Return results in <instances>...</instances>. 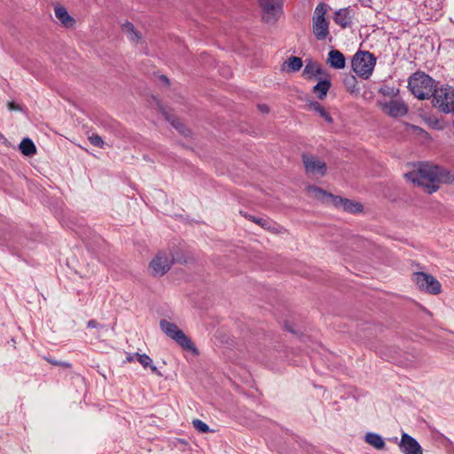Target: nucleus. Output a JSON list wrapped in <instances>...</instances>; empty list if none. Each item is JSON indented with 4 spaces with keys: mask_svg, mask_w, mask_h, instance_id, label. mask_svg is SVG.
I'll use <instances>...</instances> for the list:
<instances>
[{
    "mask_svg": "<svg viewBox=\"0 0 454 454\" xmlns=\"http://www.w3.org/2000/svg\"><path fill=\"white\" fill-rule=\"evenodd\" d=\"M404 177L423 187L427 194L437 192L440 188L439 183L454 184V172L429 162H419L418 168L404 174Z\"/></svg>",
    "mask_w": 454,
    "mask_h": 454,
    "instance_id": "obj_1",
    "label": "nucleus"
},
{
    "mask_svg": "<svg viewBox=\"0 0 454 454\" xmlns=\"http://www.w3.org/2000/svg\"><path fill=\"white\" fill-rule=\"evenodd\" d=\"M408 88L415 98L424 100L433 98L437 83L425 72L417 71L409 77Z\"/></svg>",
    "mask_w": 454,
    "mask_h": 454,
    "instance_id": "obj_2",
    "label": "nucleus"
},
{
    "mask_svg": "<svg viewBox=\"0 0 454 454\" xmlns=\"http://www.w3.org/2000/svg\"><path fill=\"white\" fill-rule=\"evenodd\" d=\"M160 327L168 337L174 340L183 349L192 351L195 355L199 354L192 340L176 324L161 319L160 321Z\"/></svg>",
    "mask_w": 454,
    "mask_h": 454,
    "instance_id": "obj_3",
    "label": "nucleus"
},
{
    "mask_svg": "<svg viewBox=\"0 0 454 454\" xmlns=\"http://www.w3.org/2000/svg\"><path fill=\"white\" fill-rule=\"evenodd\" d=\"M376 65V58L373 53L367 51H358L352 59V69L361 78L368 79Z\"/></svg>",
    "mask_w": 454,
    "mask_h": 454,
    "instance_id": "obj_4",
    "label": "nucleus"
},
{
    "mask_svg": "<svg viewBox=\"0 0 454 454\" xmlns=\"http://www.w3.org/2000/svg\"><path fill=\"white\" fill-rule=\"evenodd\" d=\"M432 104L444 114H454V87L442 85L434 90Z\"/></svg>",
    "mask_w": 454,
    "mask_h": 454,
    "instance_id": "obj_5",
    "label": "nucleus"
},
{
    "mask_svg": "<svg viewBox=\"0 0 454 454\" xmlns=\"http://www.w3.org/2000/svg\"><path fill=\"white\" fill-rule=\"evenodd\" d=\"M174 262L186 263L187 260L179 256L175 257L174 255H172V259L170 260L165 253H158L149 265L152 275L158 277L163 276L169 270Z\"/></svg>",
    "mask_w": 454,
    "mask_h": 454,
    "instance_id": "obj_6",
    "label": "nucleus"
},
{
    "mask_svg": "<svg viewBox=\"0 0 454 454\" xmlns=\"http://www.w3.org/2000/svg\"><path fill=\"white\" fill-rule=\"evenodd\" d=\"M327 5L320 3L315 9V16L313 17V33L317 40H325L329 35V22L325 19Z\"/></svg>",
    "mask_w": 454,
    "mask_h": 454,
    "instance_id": "obj_7",
    "label": "nucleus"
},
{
    "mask_svg": "<svg viewBox=\"0 0 454 454\" xmlns=\"http://www.w3.org/2000/svg\"><path fill=\"white\" fill-rule=\"evenodd\" d=\"M412 280L420 291L430 294H439L442 292L441 283L431 274L418 271L413 273Z\"/></svg>",
    "mask_w": 454,
    "mask_h": 454,
    "instance_id": "obj_8",
    "label": "nucleus"
},
{
    "mask_svg": "<svg viewBox=\"0 0 454 454\" xmlns=\"http://www.w3.org/2000/svg\"><path fill=\"white\" fill-rule=\"evenodd\" d=\"M301 158L307 173L312 175L318 174L321 176H324L326 174V164L318 160L317 157L302 154Z\"/></svg>",
    "mask_w": 454,
    "mask_h": 454,
    "instance_id": "obj_9",
    "label": "nucleus"
},
{
    "mask_svg": "<svg viewBox=\"0 0 454 454\" xmlns=\"http://www.w3.org/2000/svg\"><path fill=\"white\" fill-rule=\"evenodd\" d=\"M259 3L263 11V20L267 23L275 22L280 9L279 0H259Z\"/></svg>",
    "mask_w": 454,
    "mask_h": 454,
    "instance_id": "obj_10",
    "label": "nucleus"
},
{
    "mask_svg": "<svg viewBox=\"0 0 454 454\" xmlns=\"http://www.w3.org/2000/svg\"><path fill=\"white\" fill-rule=\"evenodd\" d=\"M382 110L387 114L390 117L397 118L402 117L407 114L408 113V106L399 100H391L389 102H386L381 104Z\"/></svg>",
    "mask_w": 454,
    "mask_h": 454,
    "instance_id": "obj_11",
    "label": "nucleus"
},
{
    "mask_svg": "<svg viewBox=\"0 0 454 454\" xmlns=\"http://www.w3.org/2000/svg\"><path fill=\"white\" fill-rule=\"evenodd\" d=\"M398 446L403 454H422V448L419 442L406 433L402 434Z\"/></svg>",
    "mask_w": 454,
    "mask_h": 454,
    "instance_id": "obj_12",
    "label": "nucleus"
},
{
    "mask_svg": "<svg viewBox=\"0 0 454 454\" xmlns=\"http://www.w3.org/2000/svg\"><path fill=\"white\" fill-rule=\"evenodd\" d=\"M302 75L307 79H317V77H330L329 73L325 70L320 64L311 59L306 63Z\"/></svg>",
    "mask_w": 454,
    "mask_h": 454,
    "instance_id": "obj_13",
    "label": "nucleus"
},
{
    "mask_svg": "<svg viewBox=\"0 0 454 454\" xmlns=\"http://www.w3.org/2000/svg\"><path fill=\"white\" fill-rule=\"evenodd\" d=\"M309 191H311L315 192L316 196H321L322 199L328 198L331 200V203L336 207V208H341L342 203L344 201L345 198H342L340 196L333 195L325 190H323L320 187L309 185L308 187Z\"/></svg>",
    "mask_w": 454,
    "mask_h": 454,
    "instance_id": "obj_14",
    "label": "nucleus"
},
{
    "mask_svg": "<svg viewBox=\"0 0 454 454\" xmlns=\"http://www.w3.org/2000/svg\"><path fill=\"white\" fill-rule=\"evenodd\" d=\"M55 16L67 28L74 27L75 25V20L67 12V9L62 5H56L54 8Z\"/></svg>",
    "mask_w": 454,
    "mask_h": 454,
    "instance_id": "obj_15",
    "label": "nucleus"
},
{
    "mask_svg": "<svg viewBox=\"0 0 454 454\" xmlns=\"http://www.w3.org/2000/svg\"><path fill=\"white\" fill-rule=\"evenodd\" d=\"M327 64L335 69H343L346 66V59L338 50H331L328 53Z\"/></svg>",
    "mask_w": 454,
    "mask_h": 454,
    "instance_id": "obj_16",
    "label": "nucleus"
},
{
    "mask_svg": "<svg viewBox=\"0 0 454 454\" xmlns=\"http://www.w3.org/2000/svg\"><path fill=\"white\" fill-rule=\"evenodd\" d=\"M318 82L313 87L312 91L317 95L319 99L325 98L328 90L332 86L330 77H317Z\"/></svg>",
    "mask_w": 454,
    "mask_h": 454,
    "instance_id": "obj_17",
    "label": "nucleus"
},
{
    "mask_svg": "<svg viewBox=\"0 0 454 454\" xmlns=\"http://www.w3.org/2000/svg\"><path fill=\"white\" fill-rule=\"evenodd\" d=\"M247 219L251 222L258 224L264 230L271 231L273 232L277 231L276 223L270 220L269 217H259L255 215H252L250 214L245 213L243 215Z\"/></svg>",
    "mask_w": 454,
    "mask_h": 454,
    "instance_id": "obj_18",
    "label": "nucleus"
},
{
    "mask_svg": "<svg viewBox=\"0 0 454 454\" xmlns=\"http://www.w3.org/2000/svg\"><path fill=\"white\" fill-rule=\"evenodd\" d=\"M333 20L337 25H339L342 28L350 27L352 21L349 16V7L341 8L336 11L334 13Z\"/></svg>",
    "mask_w": 454,
    "mask_h": 454,
    "instance_id": "obj_19",
    "label": "nucleus"
},
{
    "mask_svg": "<svg viewBox=\"0 0 454 454\" xmlns=\"http://www.w3.org/2000/svg\"><path fill=\"white\" fill-rule=\"evenodd\" d=\"M121 30L127 34L129 40L132 43H138L142 38V34L128 20L121 25Z\"/></svg>",
    "mask_w": 454,
    "mask_h": 454,
    "instance_id": "obj_20",
    "label": "nucleus"
},
{
    "mask_svg": "<svg viewBox=\"0 0 454 454\" xmlns=\"http://www.w3.org/2000/svg\"><path fill=\"white\" fill-rule=\"evenodd\" d=\"M308 107L310 111L315 112L320 117L325 119L328 123H333V119L330 115V114L326 111V109L317 101H310L308 105Z\"/></svg>",
    "mask_w": 454,
    "mask_h": 454,
    "instance_id": "obj_21",
    "label": "nucleus"
},
{
    "mask_svg": "<svg viewBox=\"0 0 454 454\" xmlns=\"http://www.w3.org/2000/svg\"><path fill=\"white\" fill-rule=\"evenodd\" d=\"M19 149L27 157H32L36 153V146L29 137H25L21 140Z\"/></svg>",
    "mask_w": 454,
    "mask_h": 454,
    "instance_id": "obj_22",
    "label": "nucleus"
},
{
    "mask_svg": "<svg viewBox=\"0 0 454 454\" xmlns=\"http://www.w3.org/2000/svg\"><path fill=\"white\" fill-rule=\"evenodd\" d=\"M365 442L377 450H383L385 447L383 438L376 433H367L365 435Z\"/></svg>",
    "mask_w": 454,
    "mask_h": 454,
    "instance_id": "obj_23",
    "label": "nucleus"
},
{
    "mask_svg": "<svg viewBox=\"0 0 454 454\" xmlns=\"http://www.w3.org/2000/svg\"><path fill=\"white\" fill-rule=\"evenodd\" d=\"M363 208H364V207L361 203L346 199V198L344 199V201H343L342 207H341V209H343V211L351 213V214L360 213L363 211Z\"/></svg>",
    "mask_w": 454,
    "mask_h": 454,
    "instance_id": "obj_24",
    "label": "nucleus"
},
{
    "mask_svg": "<svg viewBox=\"0 0 454 454\" xmlns=\"http://www.w3.org/2000/svg\"><path fill=\"white\" fill-rule=\"evenodd\" d=\"M87 327L92 329H96V332H93L92 334L96 339H100L105 333L107 332V326L105 325H101L98 323L96 320L91 319L87 322Z\"/></svg>",
    "mask_w": 454,
    "mask_h": 454,
    "instance_id": "obj_25",
    "label": "nucleus"
},
{
    "mask_svg": "<svg viewBox=\"0 0 454 454\" xmlns=\"http://www.w3.org/2000/svg\"><path fill=\"white\" fill-rule=\"evenodd\" d=\"M287 66V71L295 73L302 67V59L300 57L291 56L287 61L285 62Z\"/></svg>",
    "mask_w": 454,
    "mask_h": 454,
    "instance_id": "obj_26",
    "label": "nucleus"
},
{
    "mask_svg": "<svg viewBox=\"0 0 454 454\" xmlns=\"http://www.w3.org/2000/svg\"><path fill=\"white\" fill-rule=\"evenodd\" d=\"M343 84L348 91L350 93L357 92L359 90L356 88L357 80L353 74H347L343 79Z\"/></svg>",
    "mask_w": 454,
    "mask_h": 454,
    "instance_id": "obj_27",
    "label": "nucleus"
},
{
    "mask_svg": "<svg viewBox=\"0 0 454 454\" xmlns=\"http://www.w3.org/2000/svg\"><path fill=\"white\" fill-rule=\"evenodd\" d=\"M162 114L165 116L166 120L169 121L175 129H176L180 133H184L185 127L178 119L175 118L174 116H171L164 110H162Z\"/></svg>",
    "mask_w": 454,
    "mask_h": 454,
    "instance_id": "obj_28",
    "label": "nucleus"
},
{
    "mask_svg": "<svg viewBox=\"0 0 454 454\" xmlns=\"http://www.w3.org/2000/svg\"><path fill=\"white\" fill-rule=\"evenodd\" d=\"M133 356H137V361L145 369H146L149 365H152L153 360L148 355L134 353Z\"/></svg>",
    "mask_w": 454,
    "mask_h": 454,
    "instance_id": "obj_29",
    "label": "nucleus"
},
{
    "mask_svg": "<svg viewBox=\"0 0 454 454\" xmlns=\"http://www.w3.org/2000/svg\"><path fill=\"white\" fill-rule=\"evenodd\" d=\"M192 425H193L194 428L197 431H199L200 433L206 434V433H208L211 431L209 427L205 422H203L202 420H200L199 419H193Z\"/></svg>",
    "mask_w": 454,
    "mask_h": 454,
    "instance_id": "obj_30",
    "label": "nucleus"
},
{
    "mask_svg": "<svg viewBox=\"0 0 454 454\" xmlns=\"http://www.w3.org/2000/svg\"><path fill=\"white\" fill-rule=\"evenodd\" d=\"M88 139L90 143L96 147L103 148L105 145L103 138L97 134H92L91 136L88 137Z\"/></svg>",
    "mask_w": 454,
    "mask_h": 454,
    "instance_id": "obj_31",
    "label": "nucleus"
},
{
    "mask_svg": "<svg viewBox=\"0 0 454 454\" xmlns=\"http://www.w3.org/2000/svg\"><path fill=\"white\" fill-rule=\"evenodd\" d=\"M379 92L385 97L395 96L398 92V90H395V88L385 87V88H380Z\"/></svg>",
    "mask_w": 454,
    "mask_h": 454,
    "instance_id": "obj_32",
    "label": "nucleus"
},
{
    "mask_svg": "<svg viewBox=\"0 0 454 454\" xmlns=\"http://www.w3.org/2000/svg\"><path fill=\"white\" fill-rule=\"evenodd\" d=\"M7 108H8L9 111L21 112L23 110L21 106H20L19 104L15 103L14 101L7 102Z\"/></svg>",
    "mask_w": 454,
    "mask_h": 454,
    "instance_id": "obj_33",
    "label": "nucleus"
},
{
    "mask_svg": "<svg viewBox=\"0 0 454 454\" xmlns=\"http://www.w3.org/2000/svg\"><path fill=\"white\" fill-rule=\"evenodd\" d=\"M47 361L51 364H53V365H59V366H63V367H70L71 364L69 363H67V362H60V361H57V360H54V359H47Z\"/></svg>",
    "mask_w": 454,
    "mask_h": 454,
    "instance_id": "obj_34",
    "label": "nucleus"
},
{
    "mask_svg": "<svg viewBox=\"0 0 454 454\" xmlns=\"http://www.w3.org/2000/svg\"><path fill=\"white\" fill-rule=\"evenodd\" d=\"M148 367L150 368L151 372L153 373L156 374L157 376H160V377L163 376L162 373L158 370V368L155 365H153V363H152V365H149Z\"/></svg>",
    "mask_w": 454,
    "mask_h": 454,
    "instance_id": "obj_35",
    "label": "nucleus"
},
{
    "mask_svg": "<svg viewBox=\"0 0 454 454\" xmlns=\"http://www.w3.org/2000/svg\"><path fill=\"white\" fill-rule=\"evenodd\" d=\"M358 2L364 6L372 8V0H358Z\"/></svg>",
    "mask_w": 454,
    "mask_h": 454,
    "instance_id": "obj_36",
    "label": "nucleus"
},
{
    "mask_svg": "<svg viewBox=\"0 0 454 454\" xmlns=\"http://www.w3.org/2000/svg\"><path fill=\"white\" fill-rule=\"evenodd\" d=\"M258 108L261 112L265 113V114L269 113V111H270L269 106L265 104L258 105Z\"/></svg>",
    "mask_w": 454,
    "mask_h": 454,
    "instance_id": "obj_37",
    "label": "nucleus"
},
{
    "mask_svg": "<svg viewBox=\"0 0 454 454\" xmlns=\"http://www.w3.org/2000/svg\"><path fill=\"white\" fill-rule=\"evenodd\" d=\"M160 80L165 82L166 84H169V80L166 75H160Z\"/></svg>",
    "mask_w": 454,
    "mask_h": 454,
    "instance_id": "obj_38",
    "label": "nucleus"
},
{
    "mask_svg": "<svg viewBox=\"0 0 454 454\" xmlns=\"http://www.w3.org/2000/svg\"><path fill=\"white\" fill-rule=\"evenodd\" d=\"M135 357H137L136 356H133V354H129L128 356H127V361L129 362H133Z\"/></svg>",
    "mask_w": 454,
    "mask_h": 454,
    "instance_id": "obj_39",
    "label": "nucleus"
},
{
    "mask_svg": "<svg viewBox=\"0 0 454 454\" xmlns=\"http://www.w3.org/2000/svg\"><path fill=\"white\" fill-rule=\"evenodd\" d=\"M1 141H4V142H6L7 139L4 137V136L0 132V142Z\"/></svg>",
    "mask_w": 454,
    "mask_h": 454,
    "instance_id": "obj_40",
    "label": "nucleus"
},
{
    "mask_svg": "<svg viewBox=\"0 0 454 454\" xmlns=\"http://www.w3.org/2000/svg\"><path fill=\"white\" fill-rule=\"evenodd\" d=\"M286 329L291 333H294L292 328H290L287 325H285Z\"/></svg>",
    "mask_w": 454,
    "mask_h": 454,
    "instance_id": "obj_41",
    "label": "nucleus"
}]
</instances>
